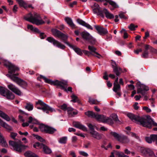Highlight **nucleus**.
Masks as SVG:
<instances>
[{"instance_id": "1", "label": "nucleus", "mask_w": 157, "mask_h": 157, "mask_svg": "<svg viewBox=\"0 0 157 157\" xmlns=\"http://www.w3.org/2000/svg\"><path fill=\"white\" fill-rule=\"evenodd\" d=\"M127 116L132 121L140 124L144 127L150 128H151L152 125L155 126H157V123L155 122L150 116H148L146 118H144L135 116L131 113H128Z\"/></svg>"}, {"instance_id": "2", "label": "nucleus", "mask_w": 157, "mask_h": 157, "mask_svg": "<svg viewBox=\"0 0 157 157\" xmlns=\"http://www.w3.org/2000/svg\"><path fill=\"white\" fill-rule=\"evenodd\" d=\"M41 78H43L44 79L45 82L47 83L52 85H53L57 86H59L61 87V89H63L65 91H67L66 88L68 85V82L67 81L64 80H62L60 81L58 80L52 81L42 75H40V77H38L37 79L41 81L40 79Z\"/></svg>"}, {"instance_id": "3", "label": "nucleus", "mask_w": 157, "mask_h": 157, "mask_svg": "<svg viewBox=\"0 0 157 157\" xmlns=\"http://www.w3.org/2000/svg\"><path fill=\"white\" fill-rule=\"evenodd\" d=\"M24 19L33 24L37 25L44 23V22L41 19L40 14L34 13L33 15L30 13L24 17Z\"/></svg>"}, {"instance_id": "4", "label": "nucleus", "mask_w": 157, "mask_h": 157, "mask_svg": "<svg viewBox=\"0 0 157 157\" xmlns=\"http://www.w3.org/2000/svg\"><path fill=\"white\" fill-rule=\"evenodd\" d=\"M137 93L141 94L144 96V100L145 101L147 100L148 97L147 96L145 95V94L146 92L149 90L148 87L144 84H141L140 82H137Z\"/></svg>"}, {"instance_id": "5", "label": "nucleus", "mask_w": 157, "mask_h": 157, "mask_svg": "<svg viewBox=\"0 0 157 157\" xmlns=\"http://www.w3.org/2000/svg\"><path fill=\"white\" fill-rule=\"evenodd\" d=\"M9 144L13 147L14 150L19 152H21L23 149L28 147L27 146L22 145L21 142L19 140H18L17 141L10 140Z\"/></svg>"}, {"instance_id": "6", "label": "nucleus", "mask_w": 157, "mask_h": 157, "mask_svg": "<svg viewBox=\"0 0 157 157\" xmlns=\"http://www.w3.org/2000/svg\"><path fill=\"white\" fill-rule=\"evenodd\" d=\"M94 118L97 121L111 125L113 124V120L110 118H108L102 115L95 113Z\"/></svg>"}, {"instance_id": "7", "label": "nucleus", "mask_w": 157, "mask_h": 157, "mask_svg": "<svg viewBox=\"0 0 157 157\" xmlns=\"http://www.w3.org/2000/svg\"><path fill=\"white\" fill-rule=\"evenodd\" d=\"M6 75L9 77L13 81L21 86L25 87L28 85L27 83L25 81L17 76H15V75L7 74Z\"/></svg>"}, {"instance_id": "8", "label": "nucleus", "mask_w": 157, "mask_h": 157, "mask_svg": "<svg viewBox=\"0 0 157 157\" xmlns=\"http://www.w3.org/2000/svg\"><path fill=\"white\" fill-rule=\"evenodd\" d=\"M39 128L42 132L51 134H53L56 131L55 128L42 124L40 125Z\"/></svg>"}, {"instance_id": "9", "label": "nucleus", "mask_w": 157, "mask_h": 157, "mask_svg": "<svg viewBox=\"0 0 157 157\" xmlns=\"http://www.w3.org/2000/svg\"><path fill=\"white\" fill-rule=\"evenodd\" d=\"M4 65L8 68V72L10 74H13L16 71H18L19 68L10 62H6Z\"/></svg>"}, {"instance_id": "10", "label": "nucleus", "mask_w": 157, "mask_h": 157, "mask_svg": "<svg viewBox=\"0 0 157 157\" xmlns=\"http://www.w3.org/2000/svg\"><path fill=\"white\" fill-rule=\"evenodd\" d=\"M33 147L35 148L37 147L40 148H42L44 153L46 154H49L52 152L51 149L47 146L42 143L38 142H36L33 145Z\"/></svg>"}, {"instance_id": "11", "label": "nucleus", "mask_w": 157, "mask_h": 157, "mask_svg": "<svg viewBox=\"0 0 157 157\" xmlns=\"http://www.w3.org/2000/svg\"><path fill=\"white\" fill-rule=\"evenodd\" d=\"M140 152L144 156L148 155L150 157H156L153 151L148 148L141 147Z\"/></svg>"}, {"instance_id": "12", "label": "nucleus", "mask_w": 157, "mask_h": 157, "mask_svg": "<svg viewBox=\"0 0 157 157\" xmlns=\"http://www.w3.org/2000/svg\"><path fill=\"white\" fill-rule=\"evenodd\" d=\"M47 40L49 42L53 43L54 45L56 46L57 47L60 48L64 49L65 47L64 45L55 40L53 37H48L47 38Z\"/></svg>"}, {"instance_id": "13", "label": "nucleus", "mask_w": 157, "mask_h": 157, "mask_svg": "<svg viewBox=\"0 0 157 157\" xmlns=\"http://www.w3.org/2000/svg\"><path fill=\"white\" fill-rule=\"evenodd\" d=\"M7 87L10 90L16 94L18 95H21V91L13 84H10L8 85Z\"/></svg>"}, {"instance_id": "14", "label": "nucleus", "mask_w": 157, "mask_h": 157, "mask_svg": "<svg viewBox=\"0 0 157 157\" xmlns=\"http://www.w3.org/2000/svg\"><path fill=\"white\" fill-rule=\"evenodd\" d=\"M112 66L113 72L115 73L117 76L119 75L121 72H122L121 69L120 67L118 66L115 62L112 63Z\"/></svg>"}, {"instance_id": "15", "label": "nucleus", "mask_w": 157, "mask_h": 157, "mask_svg": "<svg viewBox=\"0 0 157 157\" xmlns=\"http://www.w3.org/2000/svg\"><path fill=\"white\" fill-rule=\"evenodd\" d=\"M94 27L98 31V33L100 35H105L108 33V31L106 29L104 28L97 25H95Z\"/></svg>"}, {"instance_id": "16", "label": "nucleus", "mask_w": 157, "mask_h": 157, "mask_svg": "<svg viewBox=\"0 0 157 157\" xmlns=\"http://www.w3.org/2000/svg\"><path fill=\"white\" fill-rule=\"evenodd\" d=\"M41 109L44 112L48 114L49 113V112H55V110L52 108L50 107L49 106L45 104L41 107Z\"/></svg>"}, {"instance_id": "17", "label": "nucleus", "mask_w": 157, "mask_h": 157, "mask_svg": "<svg viewBox=\"0 0 157 157\" xmlns=\"http://www.w3.org/2000/svg\"><path fill=\"white\" fill-rule=\"evenodd\" d=\"M90 133L92 137L98 140H100L102 138V135L95 131L90 132Z\"/></svg>"}, {"instance_id": "18", "label": "nucleus", "mask_w": 157, "mask_h": 157, "mask_svg": "<svg viewBox=\"0 0 157 157\" xmlns=\"http://www.w3.org/2000/svg\"><path fill=\"white\" fill-rule=\"evenodd\" d=\"M67 111L68 116L70 117H74L78 113L77 111H74L73 109L70 107H68L67 109Z\"/></svg>"}, {"instance_id": "19", "label": "nucleus", "mask_w": 157, "mask_h": 157, "mask_svg": "<svg viewBox=\"0 0 157 157\" xmlns=\"http://www.w3.org/2000/svg\"><path fill=\"white\" fill-rule=\"evenodd\" d=\"M119 141L123 144H128L130 140L127 136L121 135L119 140Z\"/></svg>"}, {"instance_id": "20", "label": "nucleus", "mask_w": 157, "mask_h": 157, "mask_svg": "<svg viewBox=\"0 0 157 157\" xmlns=\"http://www.w3.org/2000/svg\"><path fill=\"white\" fill-rule=\"evenodd\" d=\"M81 35L82 38L87 40H90L92 38L91 36L88 32L85 31L81 33Z\"/></svg>"}, {"instance_id": "21", "label": "nucleus", "mask_w": 157, "mask_h": 157, "mask_svg": "<svg viewBox=\"0 0 157 157\" xmlns=\"http://www.w3.org/2000/svg\"><path fill=\"white\" fill-rule=\"evenodd\" d=\"M103 12L105 15L106 17L109 19H112L114 18V15L110 13L107 9H104L103 10Z\"/></svg>"}, {"instance_id": "22", "label": "nucleus", "mask_w": 157, "mask_h": 157, "mask_svg": "<svg viewBox=\"0 0 157 157\" xmlns=\"http://www.w3.org/2000/svg\"><path fill=\"white\" fill-rule=\"evenodd\" d=\"M9 99H13L14 98V94L9 90H6V93L4 96Z\"/></svg>"}, {"instance_id": "23", "label": "nucleus", "mask_w": 157, "mask_h": 157, "mask_svg": "<svg viewBox=\"0 0 157 157\" xmlns=\"http://www.w3.org/2000/svg\"><path fill=\"white\" fill-rule=\"evenodd\" d=\"M0 117L7 121H10V118L8 115L0 110Z\"/></svg>"}, {"instance_id": "24", "label": "nucleus", "mask_w": 157, "mask_h": 157, "mask_svg": "<svg viewBox=\"0 0 157 157\" xmlns=\"http://www.w3.org/2000/svg\"><path fill=\"white\" fill-rule=\"evenodd\" d=\"M0 143L4 147H6L8 145L5 138L0 132Z\"/></svg>"}, {"instance_id": "25", "label": "nucleus", "mask_w": 157, "mask_h": 157, "mask_svg": "<svg viewBox=\"0 0 157 157\" xmlns=\"http://www.w3.org/2000/svg\"><path fill=\"white\" fill-rule=\"evenodd\" d=\"M79 24L86 27L88 29H93V28L91 26L82 20L79 19Z\"/></svg>"}, {"instance_id": "26", "label": "nucleus", "mask_w": 157, "mask_h": 157, "mask_svg": "<svg viewBox=\"0 0 157 157\" xmlns=\"http://www.w3.org/2000/svg\"><path fill=\"white\" fill-rule=\"evenodd\" d=\"M88 49L91 54L92 55H94V54H95L96 52L97 49L92 45H89L88 46Z\"/></svg>"}, {"instance_id": "27", "label": "nucleus", "mask_w": 157, "mask_h": 157, "mask_svg": "<svg viewBox=\"0 0 157 157\" xmlns=\"http://www.w3.org/2000/svg\"><path fill=\"white\" fill-rule=\"evenodd\" d=\"M24 155L26 157H39L36 154L30 151H27L25 152Z\"/></svg>"}, {"instance_id": "28", "label": "nucleus", "mask_w": 157, "mask_h": 157, "mask_svg": "<svg viewBox=\"0 0 157 157\" xmlns=\"http://www.w3.org/2000/svg\"><path fill=\"white\" fill-rule=\"evenodd\" d=\"M52 32L54 36H56L59 38L62 33L60 31L56 29H52Z\"/></svg>"}, {"instance_id": "29", "label": "nucleus", "mask_w": 157, "mask_h": 157, "mask_svg": "<svg viewBox=\"0 0 157 157\" xmlns=\"http://www.w3.org/2000/svg\"><path fill=\"white\" fill-rule=\"evenodd\" d=\"M67 23L72 28H74L75 27V25L72 22L71 19L68 17L65 18V19Z\"/></svg>"}, {"instance_id": "30", "label": "nucleus", "mask_w": 157, "mask_h": 157, "mask_svg": "<svg viewBox=\"0 0 157 157\" xmlns=\"http://www.w3.org/2000/svg\"><path fill=\"white\" fill-rule=\"evenodd\" d=\"M93 10L94 13H96L98 15H100L102 17H104V16L100 10L99 8H94Z\"/></svg>"}, {"instance_id": "31", "label": "nucleus", "mask_w": 157, "mask_h": 157, "mask_svg": "<svg viewBox=\"0 0 157 157\" xmlns=\"http://www.w3.org/2000/svg\"><path fill=\"white\" fill-rule=\"evenodd\" d=\"M121 86L119 84L116 83H113V91L115 92H117L120 90Z\"/></svg>"}, {"instance_id": "32", "label": "nucleus", "mask_w": 157, "mask_h": 157, "mask_svg": "<svg viewBox=\"0 0 157 157\" xmlns=\"http://www.w3.org/2000/svg\"><path fill=\"white\" fill-rule=\"evenodd\" d=\"M17 2H18L20 6L23 7L25 8L27 7V4L23 0H17Z\"/></svg>"}, {"instance_id": "33", "label": "nucleus", "mask_w": 157, "mask_h": 157, "mask_svg": "<svg viewBox=\"0 0 157 157\" xmlns=\"http://www.w3.org/2000/svg\"><path fill=\"white\" fill-rule=\"evenodd\" d=\"M8 90L2 86H0V94L4 96L6 93V90Z\"/></svg>"}, {"instance_id": "34", "label": "nucleus", "mask_w": 157, "mask_h": 157, "mask_svg": "<svg viewBox=\"0 0 157 157\" xmlns=\"http://www.w3.org/2000/svg\"><path fill=\"white\" fill-rule=\"evenodd\" d=\"M88 101L91 104H97L98 102H100V101L92 98L90 97H89Z\"/></svg>"}, {"instance_id": "35", "label": "nucleus", "mask_w": 157, "mask_h": 157, "mask_svg": "<svg viewBox=\"0 0 157 157\" xmlns=\"http://www.w3.org/2000/svg\"><path fill=\"white\" fill-rule=\"evenodd\" d=\"M110 134L113 136L118 141H119V140L120 139V137L121 136L116 132H110Z\"/></svg>"}, {"instance_id": "36", "label": "nucleus", "mask_w": 157, "mask_h": 157, "mask_svg": "<svg viewBox=\"0 0 157 157\" xmlns=\"http://www.w3.org/2000/svg\"><path fill=\"white\" fill-rule=\"evenodd\" d=\"M65 43L67 44L70 47L73 48L78 54V48L76 47L74 45L70 44L67 42H65Z\"/></svg>"}, {"instance_id": "37", "label": "nucleus", "mask_w": 157, "mask_h": 157, "mask_svg": "<svg viewBox=\"0 0 157 157\" xmlns=\"http://www.w3.org/2000/svg\"><path fill=\"white\" fill-rule=\"evenodd\" d=\"M120 152L115 151H113L111 153L109 157H119Z\"/></svg>"}, {"instance_id": "38", "label": "nucleus", "mask_w": 157, "mask_h": 157, "mask_svg": "<svg viewBox=\"0 0 157 157\" xmlns=\"http://www.w3.org/2000/svg\"><path fill=\"white\" fill-rule=\"evenodd\" d=\"M95 113L91 111H88L85 113V114L89 117L94 118Z\"/></svg>"}, {"instance_id": "39", "label": "nucleus", "mask_w": 157, "mask_h": 157, "mask_svg": "<svg viewBox=\"0 0 157 157\" xmlns=\"http://www.w3.org/2000/svg\"><path fill=\"white\" fill-rule=\"evenodd\" d=\"M108 118H110L113 121H118V119L117 115L115 114H113L111 115Z\"/></svg>"}, {"instance_id": "40", "label": "nucleus", "mask_w": 157, "mask_h": 157, "mask_svg": "<svg viewBox=\"0 0 157 157\" xmlns=\"http://www.w3.org/2000/svg\"><path fill=\"white\" fill-rule=\"evenodd\" d=\"M25 108L29 111L32 110L33 108V105L32 104L27 103L25 106Z\"/></svg>"}, {"instance_id": "41", "label": "nucleus", "mask_w": 157, "mask_h": 157, "mask_svg": "<svg viewBox=\"0 0 157 157\" xmlns=\"http://www.w3.org/2000/svg\"><path fill=\"white\" fill-rule=\"evenodd\" d=\"M128 134L132 137H134L137 139L139 140V136L136 133L130 132Z\"/></svg>"}, {"instance_id": "42", "label": "nucleus", "mask_w": 157, "mask_h": 157, "mask_svg": "<svg viewBox=\"0 0 157 157\" xmlns=\"http://www.w3.org/2000/svg\"><path fill=\"white\" fill-rule=\"evenodd\" d=\"M108 2L110 5L112 6L114 8H117L118 7V5L117 4V3L115 2L111 1H109Z\"/></svg>"}, {"instance_id": "43", "label": "nucleus", "mask_w": 157, "mask_h": 157, "mask_svg": "<svg viewBox=\"0 0 157 157\" xmlns=\"http://www.w3.org/2000/svg\"><path fill=\"white\" fill-rule=\"evenodd\" d=\"M152 142H155L156 144L157 145V135L152 134L151 135Z\"/></svg>"}, {"instance_id": "44", "label": "nucleus", "mask_w": 157, "mask_h": 157, "mask_svg": "<svg viewBox=\"0 0 157 157\" xmlns=\"http://www.w3.org/2000/svg\"><path fill=\"white\" fill-rule=\"evenodd\" d=\"M138 27L137 25H135L133 24H131L129 26H128V28L131 30H135V28H137Z\"/></svg>"}, {"instance_id": "45", "label": "nucleus", "mask_w": 157, "mask_h": 157, "mask_svg": "<svg viewBox=\"0 0 157 157\" xmlns=\"http://www.w3.org/2000/svg\"><path fill=\"white\" fill-rule=\"evenodd\" d=\"M2 127L6 129L9 131H10L12 130V127L9 125L6 124V123Z\"/></svg>"}, {"instance_id": "46", "label": "nucleus", "mask_w": 157, "mask_h": 157, "mask_svg": "<svg viewBox=\"0 0 157 157\" xmlns=\"http://www.w3.org/2000/svg\"><path fill=\"white\" fill-rule=\"evenodd\" d=\"M67 140V137H63L60 139L59 142L61 144H65Z\"/></svg>"}, {"instance_id": "47", "label": "nucleus", "mask_w": 157, "mask_h": 157, "mask_svg": "<svg viewBox=\"0 0 157 157\" xmlns=\"http://www.w3.org/2000/svg\"><path fill=\"white\" fill-rule=\"evenodd\" d=\"M145 140L148 143L151 144L152 142L151 135L149 136L146 137Z\"/></svg>"}, {"instance_id": "48", "label": "nucleus", "mask_w": 157, "mask_h": 157, "mask_svg": "<svg viewBox=\"0 0 157 157\" xmlns=\"http://www.w3.org/2000/svg\"><path fill=\"white\" fill-rule=\"evenodd\" d=\"M88 126L90 129V132L92 131H95L94 128L96 127V126L95 125H93L91 124H89Z\"/></svg>"}, {"instance_id": "49", "label": "nucleus", "mask_w": 157, "mask_h": 157, "mask_svg": "<svg viewBox=\"0 0 157 157\" xmlns=\"http://www.w3.org/2000/svg\"><path fill=\"white\" fill-rule=\"evenodd\" d=\"M72 100L71 101L74 102H75L78 99V97L76 96L74 94H72L71 96Z\"/></svg>"}, {"instance_id": "50", "label": "nucleus", "mask_w": 157, "mask_h": 157, "mask_svg": "<svg viewBox=\"0 0 157 157\" xmlns=\"http://www.w3.org/2000/svg\"><path fill=\"white\" fill-rule=\"evenodd\" d=\"M59 38L63 40H65L67 39L68 36L62 33Z\"/></svg>"}, {"instance_id": "51", "label": "nucleus", "mask_w": 157, "mask_h": 157, "mask_svg": "<svg viewBox=\"0 0 157 157\" xmlns=\"http://www.w3.org/2000/svg\"><path fill=\"white\" fill-rule=\"evenodd\" d=\"M79 129H81L84 131H86L87 130L86 127L80 123H79Z\"/></svg>"}, {"instance_id": "52", "label": "nucleus", "mask_w": 157, "mask_h": 157, "mask_svg": "<svg viewBox=\"0 0 157 157\" xmlns=\"http://www.w3.org/2000/svg\"><path fill=\"white\" fill-rule=\"evenodd\" d=\"M143 58H147L148 56V52L147 50H145L143 54L141 55Z\"/></svg>"}, {"instance_id": "53", "label": "nucleus", "mask_w": 157, "mask_h": 157, "mask_svg": "<svg viewBox=\"0 0 157 157\" xmlns=\"http://www.w3.org/2000/svg\"><path fill=\"white\" fill-rule=\"evenodd\" d=\"M79 154L80 155L85 157H87L88 156V154L86 152L84 151H79Z\"/></svg>"}, {"instance_id": "54", "label": "nucleus", "mask_w": 157, "mask_h": 157, "mask_svg": "<svg viewBox=\"0 0 157 157\" xmlns=\"http://www.w3.org/2000/svg\"><path fill=\"white\" fill-rule=\"evenodd\" d=\"M36 137L37 139L41 142H45V140L39 136L36 135Z\"/></svg>"}, {"instance_id": "55", "label": "nucleus", "mask_w": 157, "mask_h": 157, "mask_svg": "<svg viewBox=\"0 0 157 157\" xmlns=\"http://www.w3.org/2000/svg\"><path fill=\"white\" fill-rule=\"evenodd\" d=\"M143 109L147 113H150L151 111L150 109L147 106L143 107Z\"/></svg>"}, {"instance_id": "56", "label": "nucleus", "mask_w": 157, "mask_h": 157, "mask_svg": "<svg viewBox=\"0 0 157 157\" xmlns=\"http://www.w3.org/2000/svg\"><path fill=\"white\" fill-rule=\"evenodd\" d=\"M119 16L120 18L126 19H127V17L125 16L123 13H121L119 14Z\"/></svg>"}, {"instance_id": "57", "label": "nucleus", "mask_w": 157, "mask_h": 157, "mask_svg": "<svg viewBox=\"0 0 157 157\" xmlns=\"http://www.w3.org/2000/svg\"><path fill=\"white\" fill-rule=\"evenodd\" d=\"M17 134L14 132H11L10 136L13 139L15 140V137L17 136Z\"/></svg>"}, {"instance_id": "58", "label": "nucleus", "mask_w": 157, "mask_h": 157, "mask_svg": "<svg viewBox=\"0 0 157 157\" xmlns=\"http://www.w3.org/2000/svg\"><path fill=\"white\" fill-rule=\"evenodd\" d=\"M88 41L90 42L92 44H94L95 43L96 40L94 38H93L92 36V38L91 39L88 40Z\"/></svg>"}, {"instance_id": "59", "label": "nucleus", "mask_w": 157, "mask_h": 157, "mask_svg": "<svg viewBox=\"0 0 157 157\" xmlns=\"http://www.w3.org/2000/svg\"><path fill=\"white\" fill-rule=\"evenodd\" d=\"M68 108V107H67V105L66 104H63L61 107V109L64 111L67 110V109Z\"/></svg>"}, {"instance_id": "60", "label": "nucleus", "mask_w": 157, "mask_h": 157, "mask_svg": "<svg viewBox=\"0 0 157 157\" xmlns=\"http://www.w3.org/2000/svg\"><path fill=\"white\" fill-rule=\"evenodd\" d=\"M95 54H96V55H95L94 54V56H95L97 57L99 59H100L102 57V56L101 55H100L99 53L97 52Z\"/></svg>"}, {"instance_id": "61", "label": "nucleus", "mask_w": 157, "mask_h": 157, "mask_svg": "<svg viewBox=\"0 0 157 157\" xmlns=\"http://www.w3.org/2000/svg\"><path fill=\"white\" fill-rule=\"evenodd\" d=\"M40 36L41 39H44L46 37V36L43 33L40 32Z\"/></svg>"}, {"instance_id": "62", "label": "nucleus", "mask_w": 157, "mask_h": 157, "mask_svg": "<svg viewBox=\"0 0 157 157\" xmlns=\"http://www.w3.org/2000/svg\"><path fill=\"white\" fill-rule=\"evenodd\" d=\"M83 52L84 54H85V55L89 56H90L91 54V53H90V52L89 51H86V50H83Z\"/></svg>"}, {"instance_id": "63", "label": "nucleus", "mask_w": 157, "mask_h": 157, "mask_svg": "<svg viewBox=\"0 0 157 157\" xmlns=\"http://www.w3.org/2000/svg\"><path fill=\"white\" fill-rule=\"evenodd\" d=\"M36 104H40L42 107L45 104L41 100H39L36 103Z\"/></svg>"}, {"instance_id": "64", "label": "nucleus", "mask_w": 157, "mask_h": 157, "mask_svg": "<svg viewBox=\"0 0 157 157\" xmlns=\"http://www.w3.org/2000/svg\"><path fill=\"white\" fill-rule=\"evenodd\" d=\"M119 157H129L128 156L125 155L123 153H120Z\"/></svg>"}]
</instances>
